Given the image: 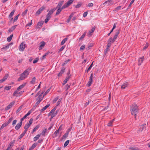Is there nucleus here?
I'll return each instance as SVG.
<instances>
[{"mask_svg":"<svg viewBox=\"0 0 150 150\" xmlns=\"http://www.w3.org/2000/svg\"><path fill=\"white\" fill-rule=\"evenodd\" d=\"M25 48V44L23 42H22L19 47V50L20 51H23Z\"/></svg>","mask_w":150,"mask_h":150,"instance_id":"7","label":"nucleus"},{"mask_svg":"<svg viewBox=\"0 0 150 150\" xmlns=\"http://www.w3.org/2000/svg\"><path fill=\"white\" fill-rule=\"evenodd\" d=\"M93 44H90L88 45V47L86 48L87 50H88L90 49V48L92 47L93 46Z\"/></svg>","mask_w":150,"mask_h":150,"instance_id":"48","label":"nucleus"},{"mask_svg":"<svg viewBox=\"0 0 150 150\" xmlns=\"http://www.w3.org/2000/svg\"><path fill=\"white\" fill-rule=\"evenodd\" d=\"M11 88V86H6L4 87V89L6 90H9Z\"/></svg>","mask_w":150,"mask_h":150,"instance_id":"46","label":"nucleus"},{"mask_svg":"<svg viewBox=\"0 0 150 150\" xmlns=\"http://www.w3.org/2000/svg\"><path fill=\"white\" fill-rule=\"evenodd\" d=\"M115 120V119H114L112 120H110L107 124V126L109 127H111L112 126V123L113 121Z\"/></svg>","mask_w":150,"mask_h":150,"instance_id":"20","label":"nucleus"},{"mask_svg":"<svg viewBox=\"0 0 150 150\" xmlns=\"http://www.w3.org/2000/svg\"><path fill=\"white\" fill-rule=\"evenodd\" d=\"M15 103V101H13L11 103L5 108L6 110H8L11 108Z\"/></svg>","mask_w":150,"mask_h":150,"instance_id":"9","label":"nucleus"},{"mask_svg":"<svg viewBox=\"0 0 150 150\" xmlns=\"http://www.w3.org/2000/svg\"><path fill=\"white\" fill-rule=\"evenodd\" d=\"M50 88H49L47 90V91L45 92L43 95V97H44L45 95H46L50 91Z\"/></svg>","mask_w":150,"mask_h":150,"instance_id":"55","label":"nucleus"},{"mask_svg":"<svg viewBox=\"0 0 150 150\" xmlns=\"http://www.w3.org/2000/svg\"><path fill=\"white\" fill-rule=\"evenodd\" d=\"M50 18L49 17H46V18L45 19V23H47L49 20L50 19Z\"/></svg>","mask_w":150,"mask_h":150,"instance_id":"57","label":"nucleus"},{"mask_svg":"<svg viewBox=\"0 0 150 150\" xmlns=\"http://www.w3.org/2000/svg\"><path fill=\"white\" fill-rule=\"evenodd\" d=\"M128 85V83L127 82H126L123 83V84L121 86V88L124 89L127 87Z\"/></svg>","mask_w":150,"mask_h":150,"instance_id":"19","label":"nucleus"},{"mask_svg":"<svg viewBox=\"0 0 150 150\" xmlns=\"http://www.w3.org/2000/svg\"><path fill=\"white\" fill-rule=\"evenodd\" d=\"M69 142V140H68L66 141L65 142L64 144V147H66L68 144Z\"/></svg>","mask_w":150,"mask_h":150,"instance_id":"42","label":"nucleus"},{"mask_svg":"<svg viewBox=\"0 0 150 150\" xmlns=\"http://www.w3.org/2000/svg\"><path fill=\"white\" fill-rule=\"evenodd\" d=\"M43 24V21H40L38 22V25L39 26H42Z\"/></svg>","mask_w":150,"mask_h":150,"instance_id":"50","label":"nucleus"},{"mask_svg":"<svg viewBox=\"0 0 150 150\" xmlns=\"http://www.w3.org/2000/svg\"><path fill=\"white\" fill-rule=\"evenodd\" d=\"M62 98H60L59 100L57 102V106H58L59 105L60 103H61V102L62 101Z\"/></svg>","mask_w":150,"mask_h":150,"instance_id":"59","label":"nucleus"},{"mask_svg":"<svg viewBox=\"0 0 150 150\" xmlns=\"http://www.w3.org/2000/svg\"><path fill=\"white\" fill-rule=\"evenodd\" d=\"M112 0H108L105 2L103 4V5L105 4H107V5L108 6L110 5L111 4V2H112Z\"/></svg>","mask_w":150,"mask_h":150,"instance_id":"26","label":"nucleus"},{"mask_svg":"<svg viewBox=\"0 0 150 150\" xmlns=\"http://www.w3.org/2000/svg\"><path fill=\"white\" fill-rule=\"evenodd\" d=\"M15 11V10H13L10 13L8 16L9 18H11V17H12V16L14 14Z\"/></svg>","mask_w":150,"mask_h":150,"instance_id":"30","label":"nucleus"},{"mask_svg":"<svg viewBox=\"0 0 150 150\" xmlns=\"http://www.w3.org/2000/svg\"><path fill=\"white\" fill-rule=\"evenodd\" d=\"M96 27L94 26L93 27L91 30L89 31L88 33L87 34V35L88 37H90L93 35V33L94 32L95 30Z\"/></svg>","mask_w":150,"mask_h":150,"instance_id":"6","label":"nucleus"},{"mask_svg":"<svg viewBox=\"0 0 150 150\" xmlns=\"http://www.w3.org/2000/svg\"><path fill=\"white\" fill-rule=\"evenodd\" d=\"M110 50L109 48H106L105 49L104 51V54H105L106 55L107 52H109Z\"/></svg>","mask_w":150,"mask_h":150,"instance_id":"49","label":"nucleus"},{"mask_svg":"<svg viewBox=\"0 0 150 150\" xmlns=\"http://www.w3.org/2000/svg\"><path fill=\"white\" fill-rule=\"evenodd\" d=\"M74 0H69L68 1L65 3L63 6L64 7L66 8L68 7L70 4L72 3Z\"/></svg>","mask_w":150,"mask_h":150,"instance_id":"5","label":"nucleus"},{"mask_svg":"<svg viewBox=\"0 0 150 150\" xmlns=\"http://www.w3.org/2000/svg\"><path fill=\"white\" fill-rule=\"evenodd\" d=\"M64 6H63L62 8H58V9L57 10V12L56 13V15H58L61 12L62 10L66 8L65 7H64Z\"/></svg>","mask_w":150,"mask_h":150,"instance_id":"11","label":"nucleus"},{"mask_svg":"<svg viewBox=\"0 0 150 150\" xmlns=\"http://www.w3.org/2000/svg\"><path fill=\"white\" fill-rule=\"evenodd\" d=\"M33 119L32 118H31L29 121V123H27V124H28L30 126L33 123Z\"/></svg>","mask_w":150,"mask_h":150,"instance_id":"45","label":"nucleus"},{"mask_svg":"<svg viewBox=\"0 0 150 150\" xmlns=\"http://www.w3.org/2000/svg\"><path fill=\"white\" fill-rule=\"evenodd\" d=\"M70 76H68V77H67L64 81V83H63V85H64L66 83L67 81L69 80L70 78Z\"/></svg>","mask_w":150,"mask_h":150,"instance_id":"27","label":"nucleus"},{"mask_svg":"<svg viewBox=\"0 0 150 150\" xmlns=\"http://www.w3.org/2000/svg\"><path fill=\"white\" fill-rule=\"evenodd\" d=\"M86 34V32H85L81 37L79 38V40L80 41L85 36V35Z\"/></svg>","mask_w":150,"mask_h":150,"instance_id":"40","label":"nucleus"},{"mask_svg":"<svg viewBox=\"0 0 150 150\" xmlns=\"http://www.w3.org/2000/svg\"><path fill=\"white\" fill-rule=\"evenodd\" d=\"M58 98L59 97H58L55 98L53 100V103H55L58 100Z\"/></svg>","mask_w":150,"mask_h":150,"instance_id":"60","label":"nucleus"},{"mask_svg":"<svg viewBox=\"0 0 150 150\" xmlns=\"http://www.w3.org/2000/svg\"><path fill=\"white\" fill-rule=\"evenodd\" d=\"M40 125H37L33 129L35 131L38 129L40 127Z\"/></svg>","mask_w":150,"mask_h":150,"instance_id":"52","label":"nucleus"},{"mask_svg":"<svg viewBox=\"0 0 150 150\" xmlns=\"http://www.w3.org/2000/svg\"><path fill=\"white\" fill-rule=\"evenodd\" d=\"M45 8V7L44 6H42L37 11L36 14H37L38 15Z\"/></svg>","mask_w":150,"mask_h":150,"instance_id":"10","label":"nucleus"},{"mask_svg":"<svg viewBox=\"0 0 150 150\" xmlns=\"http://www.w3.org/2000/svg\"><path fill=\"white\" fill-rule=\"evenodd\" d=\"M17 26V25H14L12 26L8 30L9 32H12L16 28Z\"/></svg>","mask_w":150,"mask_h":150,"instance_id":"18","label":"nucleus"},{"mask_svg":"<svg viewBox=\"0 0 150 150\" xmlns=\"http://www.w3.org/2000/svg\"><path fill=\"white\" fill-rule=\"evenodd\" d=\"M93 62L92 63V64L90 65L88 68L87 69V70L85 72H86L87 73H88L91 69L93 64Z\"/></svg>","mask_w":150,"mask_h":150,"instance_id":"29","label":"nucleus"},{"mask_svg":"<svg viewBox=\"0 0 150 150\" xmlns=\"http://www.w3.org/2000/svg\"><path fill=\"white\" fill-rule=\"evenodd\" d=\"M8 124L6 123H4L1 126V127L0 128V130H1L5 127H6L8 125Z\"/></svg>","mask_w":150,"mask_h":150,"instance_id":"31","label":"nucleus"},{"mask_svg":"<svg viewBox=\"0 0 150 150\" xmlns=\"http://www.w3.org/2000/svg\"><path fill=\"white\" fill-rule=\"evenodd\" d=\"M41 136V134H39L35 136L34 138V141L36 142L38 139H39V138Z\"/></svg>","mask_w":150,"mask_h":150,"instance_id":"22","label":"nucleus"},{"mask_svg":"<svg viewBox=\"0 0 150 150\" xmlns=\"http://www.w3.org/2000/svg\"><path fill=\"white\" fill-rule=\"evenodd\" d=\"M85 48V46L84 45H82L80 47V50H83Z\"/></svg>","mask_w":150,"mask_h":150,"instance_id":"62","label":"nucleus"},{"mask_svg":"<svg viewBox=\"0 0 150 150\" xmlns=\"http://www.w3.org/2000/svg\"><path fill=\"white\" fill-rule=\"evenodd\" d=\"M139 110L138 107L135 104H132L130 107V111L132 115H137Z\"/></svg>","mask_w":150,"mask_h":150,"instance_id":"1","label":"nucleus"},{"mask_svg":"<svg viewBox=\"0 0 150 150\" xmlns=\"http://www.w3.org/2000/svg\"><path fill=\"white\" fill-rule=\"evenodd\" d=\"M35 79H36L35 77H33L32 80L31 81H30V83L32 84H34L35 80Z\"/></svg>","mask_w":150,"mask_h":150,"instance_id":"53","label":"nucleus"},{"mask_svg":"<svg viewBox=\"0 0 150 150\" xmlns=\"http://www.w3.org/2000/svg\"><path fill=\"white\" fill-rule=\"evenodd\" d=\"M50 105V104H47L43 108H42L41 110V112H43L47 108H48L49 106Z\"/></svg>","mask_w":150,"mask_h":150,"instance_id":"25","label":"nucleus"},{"mask_svg":"<svg viewBox=\"0 0 150 150\" xmlns=\"http://www.w3.org/2000/svg\"><path fill=\"white\" fill-rule=\"evenodd\" d=\"M22 125V122H20L19 123H18L15 126V128L16 130L18 129Z\"/></svg>","mask_w":150,"mask_h":150,"instance_id":"12","label":"nucleus"},{"mask_svg":"<svg viewBox=\"0 0 150 150\" xmlns=\"http://www.w3.org/2000/svg\"><path fill=\"white\" fill-rule=\"evenodd\" d=\"M15 141V140H13L10 142L9 145L8 146V148H10L11 149L12 148V147L13 146Z\"/></svg>","mask_w":150,"mask_h":150,"instance_id":"15","label":"nucleus"},{"mask_svg":"<svg viewBox=\"0 0 150 150\" xmlns=\"http://www.w3.org/2000/svg\"><path fill=\"white\" fill-rule=\"evenodd\" d=\"M82 5L81 3H78L75 6V8H77L80 7Z\"/></svg>","mask_w":150,"mask_h":150,"instance_id":"36","label":"nucleus"},{"mask_svg":"<svg viewBox=\"0 0 150 150\" xmlns=\"http://www.w3.org/2000/svg\"><path fill=\"white\" fill-rule=\"evenodd\" d=\"M43 97H43V96L42 97L39 96L37 100L40 101H41L43 99Z\"/></svg>","mask_w":150,"mask_h":150,"instance_id":"51","label":"nucleus"},{"mask_svg":"<svg viewBox=\"0 0 150 150\" xmlns=\"http://www.w3.org/2000/svg\"><path fill=\"white\" fill-rule=\"evenodd\" d=\"M68 40L67 38H65L62 41L61 44V45H63L64 44V43L67 41V40Z\"/></svg>","mask_w":150,"mask_h":150,"instance_id":"28","label":"nucleus"},{"mask_svg":"<svg viewBox=\"0 0 150 150\" xmlns=\"http://www.w3.org/2000/svg\"><path fill=\"white\" fill-rule=\"evenodd\" d=\"M38 144V143H34L31 146L33 148H35Z\"/></svg>","mask_w":150,"mask_h":150,"instance_id":"63","label":"nucleus"},{"mask_svg":"<svg viewBox=\"0 0 150 150\" xmlns=\"http://www.w3.org/2000/svg\"><path fill=\"white\" fill-rule=\"evenodd\" d=\"M40 45L39 48V50H41L43 48V47H44V46L45 45V43L44 42L42 41V42H41L40 43Z\"/></svg>","mask_w":150,"mask_h":150,"instance_id":"13","label":"nucleus"},{"mask_svg":"<svg viewBox=\"0 0 150 150\" xmlns=\"http://www.w3.org/2000/svg\"><path fill=\"white\" fill-rule=\"evenodd\" d=\"M23 105H22L20 107H19L18 109L17 110V111H16V113H18V112H19V111H20L21 109L22 108Z\"/></svg>","mask_w":150,"mask_h":150,"instance_id":"44","label":"nucleus"},{"mask_svg":"<svg viewBox=\"0 0 150 150\" xmlns=\"http://www.w3.org/2000/svg\"><path fill=\"white\" fill-rule=\"evenodd\" d=\"M13 119V118L12 117H11L10 118L9 120L6 123L8 125L11 122V121Z\"/></svg>","mask_w":150,"mask_h":150,"instance_id":"54","label":"nucleus"},{"mask_svg":"<svg viewBox=\"0 0 150 150\" xmlns=\"http://www.w3.org/2000/svg\"><path fill=\"white\" fill-rule=\"evenodd\" d=\"M93 74L92 73L91 74V76L89 77V81L87 84L88 86H91V84L93 82Z\"/></svg>","mask_w":150,"mask_h":150,"instance_id":"4","label":"nucleus"},{"mask_svg":"<svg viewBox=\"0 0 150 150\" xmlns=\"http://www.w3.org/2000/svg\"><path fill=\"white\" fill-rule=\"evenodd\" d=\"M59 131L58 130L56 131L53 134V137H57V134L59 133Z\"/></svg>","mask_w":150,"mask_h":150,"instance_id":"39","label":"nucleus"},{"mask_svg":"<svg viewBox=\"0 0 150 150\" xmlns=\"http://www.w3.org/2000/svg\"><path fill=\"white\" fill-rule=\"evenodd\" d=\"M19 16V14H18L15 17L13 20V22H15L17 20Z\"/></svg>","mask_w":150,"mask_h":150,"instance_id":"56","label":"nucleus"},{"mask_svg":"<svg viewBox=\"0 0 150 150\" xmlns=\"http://www.w3.org/2000/svg\"><path fill=\"white\" fill-rule=\"evenodd\" d=\"M38 58H36V59H35V60H34L33 61V63L34 64H35L36 63H37L38 61Z\"/></svg>","mask_w":150,"mask_h":150,"instance_id":"64","label":"nucleus"},{"mask_svg":"<svg viewBox=\"0 0 150 150\" xmlns=\"http://www.w3.org/2000/svg\"><path fill=\"white\" fill-rule=\"evenodd\" d=\"M57 113V111H56L55 113H54L52 115H51V119H52L54 117Z\"/></svg>","mask_w":150,"mask_h":150,"instance_id":"38","label":"nucleus"},{"mask_svg":"<svg viewBox=\"0 0 150 150\" xmlns=\"http://www.w3.org/2000/svg\"><path fill=\"white\" fill-rule=\"evenodd\" d=\"M120 33V30H117L115 32V35L118 36V35Z\"/></svg>","mask_w":150,"mask_h":150,"instance_id":"61","label":"nucleus"},{"mask_svg":"<svg viewBox=\"0 0 150 150\" xmlns=\"http://www.w3.org/2000/svg\"><path fill=\"white\" fill-rule=\"evenodd\" d=\"M56 110V108L55 107L48 114V115L51 116V115H52L55 112V111Z\"/></svg>","mask_w":150,"mask_h":150,"instance_id":"21","label":"nucleus"},{"mask_svg":"<svg viewBox=\"0 0 150 150\" xmlns=\"http://www.w3.org/2000/svg\"><path fill=\"white\" fill-rule=\"evenodd\" d=\"M64 2V1H60L58 3L57 5V6L56 9L58 8H61V6L62 5Z\"/></svg>","mask_w":150,"mask_h":150,"instance_id":"16","label":"nucleus"},{"mask_svg":"<svg viewBox=\"0 0 150 150\" xmlns=\"http://www.w3.org/2000/svg\"><path fill=\"white\" fill-rule=\"evenodd\" d=\"M144 60V57L143 56L142 57L140 58L138 60V65H141Z\"/></svg>","mask_w":150,"mask_h":150,"instance_id":"17","label":"nucleus"},{"mask_svg":"<svg viewBox=\"0 0 150 150\" xmlns=\"http://www.w3.org/2000/svg\"><path fill=\"white\" fill-rule=\"evenodd\" d=\"M129 149L131 150H139V149L138 147L134 148L132 147H130Z\"/></svg>","mask_w":150,"mask_h":150,"instance_id":"37","label":"nucleus"},{"mask_svg":"<svg viewBox=\"0 0 150 150\" xmlns=\"http://www.w3.org/2000/svg\"><path fill=\"white\" fill-rule=\"evenodd\" d=\"M26 83H24L19 86L17 88V90H16L13 93V96H16L18 97V96H17V94L18 92L20 91L21 89L23 88L25 86Z\"/></svg>","mask_w":150,"mask_h":150,"instance_id":"3","label":"nucleus"},{"mask_svg":"<svg viewBox=\"0 0 150 150\" xmlns=\"http://www.w3.org/2000/svg\"><path fill=\"white\" fill-rule=\"evenodd\" d=\"M65 69L62 68L60 72L58 74V76H61L62 74L64 72Z\"/></svg>","mask_w":150,"mask_h":150,"instance_id":"23","label":"nucleus"},{"mask_svg":"<svg viewBox=\"0 0 150 150\" xmlns=\"http://www.w3.org/2000/svg\"><path fill=\"white\" fill-rule=\"evenodd\" d=\"M69 133L68 132H66V133L63 136L62 138V139H66L68 137Z\"/></svg>","mask_w":150,"mask_h":150,"instance_id":"34","label":"nucleus"},{"mask_svg":"<svg viewBox=\"0 0 150 150\" xmlns=\"http://www.w3.org/2000/svg\"><path fill=\"white\" fill-rule=\"evenodd\" d=\"M49 53H50L48 51V52H46L44 55H43L42 56V57L41 59L42 60H43L45 58L46 56L47 55H48Z\"/></svg>","mask_w":150,"mask_h":150,"instance_id":"32","label":"nucleus"},{"mask_svg":"<svg viewBox=\"0 0 150 150\" xmlns=\"http://www.w3.org/2000/svg\"><path fill=\"white\" fill-rule=\"evenodd\" d=\"M47 131V129H45L43 130L42 132L40 133L41 135H42L44 136H45V134Z\"/></svg>","mask_w":150,"mask_h":150,"instance_id":"33","label":"nucleus"},{"mask_svg":"<svg viewBox=\"0 0 150 150\" xmlns=\"http://www.w3.org/2000/svg\"><path fill=\"white\" fill-rule=\"evenodd\" d=\"M10 45H11V44H9L8 45L2 48L1 49L2 50L5 49V50H6L7 48H9V46H10Z\"/></svg>","mask_w":150,"mask_h":150,"instance_id":"43","label":"nucleus"},{"mask_svg":"<svg viewBox=\"0 0 150 150\" xmlns=\"http://www.w3.org/2000/svg\"><path fill=\"white\" fill-rule=\"evenodd\" d=\"M56 10V8H54L50 11L46 15V17L51 18V15Z\"/></svg>","mask_w":150,"mask_h":150,"instance_id":"8","label":"nucleus"},{"mask_svg":"<svg viewBox=\"0 0 150 150\" xmlns=\"http://www.w3.org/2000/svg\"><path fill=\"white\" fill-rule=\"evenodd\" d=\"M74 16V14L73 13H72L69 16L68 18L67 22V23L69 22L71 20V18L73 16Z\"/></svg>","mask_w":150,"mask_h":150,"instance_id":"24","label":"nucleus"},{"mask_svg":"<svg viewBox=\"0 0 150 150\" xmlns=\"http://www.w3.org/2000/svg\"><path fill=\"white\" fill-rule=\"evenodd\" d=\"M8 76V74H6L2 79L0 80V83H1L5 81L7 79Z\"/></svg>","mask_w":150,"mask_h":150,"instance_id":"14","label":"nucleus"},{"mask_svg":"<svg viewBox=\"0 0 150 150\" xmlns=\"http://www.w3.org/2000/svg\"><path fill=\"white\" fill-rule=\"evenodd\" d=\"M29 69H27L24 71L20 75V77L18 79V81H20L21 80H22L25 79L29 75Z\"/></svg>","mask_w":150,"mask_h":150,"instance_id":"2","label":"nucleus"},{"mask_svg":"<svg viewBox=\"0 0 150 150\" xmlns=\"http://www.w3.org/2000/svg\"><path fill=\"white\" fill-rule=\"evenodd\" d=\"M30 126L28 124H26L24 127V128L25 129H26L28 130V128L30 127Z\"/></svg>","mask_w":150,"mask_h":150,"instance_id":"47","label":"nucleus"},{"mask_svg":"<svg viewBox=\"0 0 150 150\" xmlns=\"http://www.w3.org/2000/svg\"><path fill=\"white\" fill-rule=\"evenodd\" d=\"M115 41L113 38H110L109 39L108 41V42H113Z\"/></svg>","mask_w":150,"mask_h":150,"instance_id":"41","label":"nucleus"},{"mask_svg":"<svg viewBox=\"0 0 150 150\" xmlns=\"http://www.w3.org/2000/svg\"><path fill=\"white\" fill-rule=\"evenodd\" d=\"M27 11L28 10L26 9L22 13V15L23 16L25 15H26L27 13Z\"/></svg>","mask_w":150,"mask_h":150,"instance_id":"58","label":"nucleus"},{"mask_svg":"<svg viewBox=\"0 0 150 150\" xmlns=\"http://www.w3.org/2000/svg\"><path fill=\"white\" fill-rule=\"evenodd\" d=\"M13 36V35H11L10 36L7 38V40L8 42H10Z\"/></svg>","mask_w":150,"mask_h":150,"instance_id":"35","label":"nucleus"}]
</instances>
